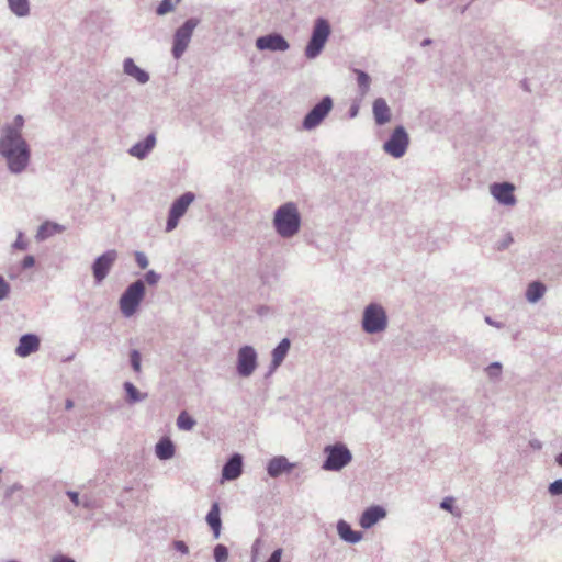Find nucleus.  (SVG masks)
Instances as JSON below:
<instances>
[{"instance_id": "603ef678", "label": "nucleus", "mask_w": 562, "mask_h": 562, "mask_svg": "<svg viewBox=\"0 0 562 562\" xmlns=\"http://www.w3.org/2000/svg\"><path fill=\"white\" fill-rule=\"evenodd\" d=\"M359 113V105L358 104H352L349 109V116L350 117H356Z\"/></svg>"}, {"instance_id": "ea45409f", "label": "nucleus", "mask_w": 562, "mask_h": 562, "mask_svg": "<svg viewBox=\"0 0 562 562\" xmlns=\"http://www.w3.org/2000/svg\"><path fill=\"white\" fill-rule=\"evenodd\" d=\"M135 261L140 269H146L149 265V260L143 251L135 252Z\"/></svg>"}, {"instance_id": "39448f33", "label": "nucleus", "mask_w": 562, "mask_h": 562, "mask_svg": "<svg viewBox=\"0 0 562 562\" xmlns=\"http://www.w3.org/2000/svg\"><path fill=\"white\" fill-rule=\"evenodd\" d=\"M145 293L146 288L142 279L127 285L119 300V307L124 317H131L137 312Z\"/></svg>"}, {"instance_id": "ddd939ff", "label": "nucleus", "mask_w": 562, "mask_h": 562, "mask_svg": "<svg viewBox=\"0 0 562 562\" xmlns=\"http://www.w3.org/2000/svg\"><path fill=\"white\" fill-rule=\"evenodd\" d=\"M256 47L259 50L286 52L290 48V44L282 34L270 33L259 36L256 40Z\"/></svg>"}, {"instance_id": "bf43d9fd", "label": "nucleus", "mask_w": 562, "mask_h": 562, "mask_svg": "<svg viewBox=\"0 0 562 562\" xmlns=\"http://www.w3.org/2000/svg\"><path fill=\"white\" fill-rule=\"evenodd\" d=\"M414 1H415L416 3L422 4V3H425L427 0H414Z\"/></svg>"}, {"instance_id": "7ed1b4c3", "label": "nucleus", "mask_w": 562, "mask_h": 562, "mask_svg": "<svg viewBox=\"0 0 562 562\" xmlns=\"http://www.w3.org/2000/svg\"><path fill=\"white\" fill-rule=\"evenodd\" d=\"M387 315L385 308L378 303L368 304L362 313V330L369 335L383 333L387 328Z\"/></svg>"}, {"instance_id": "c9c22d12", "label": "nucleus", "mask_w": 562, "mask_h": 562, "mask_svg": "<svg viewBox=\"0 0 562 562\" xmlns=\"http://www.w3.org/2000/svg\"><path fill=\"white\" fill-rule=\"evenodd\" d=\"M161 279V276L154 270H148L144 276V284L156 285Z\"/></svg>"}, {"instance_id": "de8ad7c7", "label": "nucleus", "mask_w": 562, "mask_h": 562, "mask_svg": "<svg viewBox=\"0 0 562 562\" xmlns=\"http://www.w3.org/2000/svg\"><path fill=\"white\" fill-rule=\"evenodd\" d=\"M282 549L274 550L266 562H281Z\"/></svg>"}, {"instance_id": "79ce46f5", "label": "nucleus", "mask_w": 562, "mask_h": 562, "mask_svg": "<svg viewBox=\"0 0 562 562\" xmlns=\"http://www.w3.org/2000/svg\"><path fill=\"white\" fill-rule=\"evenodd\" d=\"M22 488H23V486L20 483H14V484L10 485L9 487H7V490L4 492V498L5 499L12 498L13 494L15 492L21 491Z\"/></svg>"}, {"instance_id": "412c9836", "label": "nucleus", "mask_w": 562, "mask_h": 562, "mask_svg": "<svg viewBox=\"0 0 562 562\" xmlns=\"http://www.w3.org/2000/svg\"><path fill=\"white\" fill-rule=\"evenodd\" d=\"M291 347V341L289 338H283L276 348H273L271 356V363H270V373H272L274 370H277L285 359L289 350Z\"/></svg>"}, {"instance_id": "a18cd8bd", "label": "nucleus", "mask_w": 562, "mask_h": 562, "mask_svg": "<svg viewBox=\"0 0 562 562\" xmlns=\"http://www.w3.org/2000/svg\"><path fill=\"white\" fill-rule=\"evenodd\" d=\"M66 495L70 498L75 506H80L81 498L79 497V493L75 491H67Z\"/></svg>"}, {"instance_id": "aec40b11", "label": "nucleus", "mask_w": 562, "mask_h": 562, "mask_svg": "<svg viewBox=\"0 0 562 562\" xmlns=\"http://www.w3.org/2000/svg\"><path fill=\"white\" fill-rule=\"evenodd\" d=\"M123 71L126 76L134 78L138 83L145 85L149 81V74L139 68L133 58H125L123 61Z\"/></svg>"}, {"instance_id": "09e8293b", "label": "nucleus", "mask_w": 562, "mask_h": 562, "mask_svg": "<svg viewBox=\"0 0 562 562\" xmlns=\"http://www.w3.org/2000/svg\"><path fill=\"white\" fill-rule=\"evenodd\" d=\"M52 562H76L72 558L64 555V554H57L53 557Z\"/></svg>"}, {"instance_id": "20e7f679", "label": "nucleus", "mask_w": 562, "mask_h": 562, "mask_svg": "<svg viewBox=\"0 0 562 562\" xmlns=\"http://www.w3.org/2000/svg\"><path fill=\"white\" fill-rule=\"evenodd\" d=\"M325 460L322 469L325 471L338 472L347 467L352 460V453L344 442L327 445L323 450Z\"/></svg>"}, {"instance_id": "a878e982", "label": "nucleus", "mask_w": 562, "mask_h": 562, "mask_svg": "<svg viewBox=\"0 0 562 562\" xmlns=\"http://www.w3.org/2000/svg\"><path fill=\"white\" fill-rule=\"evenodd\" d=\"M64 227L56 223L45 222L37 228L36 240L43 241L57 233H61Z\"/></svg>"}, {"instance_id": "f8f14e48", "label": "nucleus", "mask_w": 562, "mask_h": 562, "mask_svg": "<svg viewBox=\"0 0 562 562\" xmlns=\"http://www.w3.org/2000/svg\"><path fill=\"white\" fill-rule=\"evenodd\" d=\"M117 259V251L110 249L97 257L91 266L95 284H100L110 273Z\"/></svg>"}, {"instance_id": "c03bdc74", "label": "nucleus", "mask_w": 562, "mask_h": 562, "mask_svg": "<svg viewBox=\"0 0 562 562\" xmlns=\"http://www.w3.org/2000/svg\"><path fill=\"white\" fill-rule=\"evenodd\" d=\"M35 265V258L32 255H27L21 262L22 269H30Z\"/></svg>"}, {"instance_id": "c85d7f7f", "label": "nucleus", "mask_w": 562, "mask_h": 562, "mask_svg": "<svg viewBox=\"0 0 562 562\" xmlns=\"http://www.w3.org/2000/svg\"><path fill=\"white\" fill-rule=\"evenodd\" d=\"M123 387L126 392V401L128 404H135L147 398V393H140L132 382H125Z\"/></svg>"}, {"instance_id": "58836bf2", "label": "nucleus", "mask_w": 562, "mask_h": 562, "mask_svg": "<svg viewBox=\"0 0 562 562\" xmlns=\"http://www.w3.org/2000/svg\"><path fill=\"white\" fill-rule=\"evenodd\" d=\"M10 284L0 276V301L5 300L10 294Z\"/></svg>"}, {"instance_id": "8fccbe9b", "label": "nucleus", "mask_w": 562, "mask_h": 562, "mask_svg": "<svg viewBox=\"0 0 562 562\" xmlns=\"http://www.w3.org/2000/svg\"><path fill=\"white\" fill-rule=\"evenodd\" d=\"M485 322H486L488 325H491V326H493V327H496V328H503V327H504V324H503V323H501V322H496V321H494V319H493L492 317H490V316H485Z\"/></svg>"}, {"instance_id": "5701e85b", "label": "nucleus", "mask_w": 562, "mask_h": 562, "mask_svg": "<svg viewBox=\"0 0 562 562\" xmlns=\"http://www.w3.org/2000/svg\"><path fill=\"white\" fill-rule=\"evenodd\" d=\"M337 532L341 540L351 544L358 543L363 537L362 532L352 530L350 525L344 519L338 520Z\"/></svg>"}, {"instance_id": "f3484780", "label": "nucleus", "mask_w": 562, "mask_h": 562, "mask_svg": "<svg viewBox=\"0 0 562 562\" xmlns=\"http://www.w3.org/2000/svg\"><path fill=\"white\" fill-rule=\"evenodd\" d=\"M243 473V457L239 453H234L223 465L222 479L226 481H234Z\"/></svg>"}, {"instance_id": "f03ea898", "label": "nucleus", "mask_w": 562, "mask_h": 562, "mask_svg": "<svg viewBox=\"0 0 562 562\" xmlns=\"http://www.w3.org/2000/svg\"><path fill=\"white\" fill-rule=\"evenodd\" d=\"M301 214L294 202H286L276 209L272 226L279 237L290 239L296 236L301 229Z\"/></svg>"}, {"instance_id": "0eeeda50", "label": "nucleus", "mask_w": 562, "mask_h": 562, "mask_svg": "<svg viewBox=\"0 0 562 562\" xmlns=\"http://www.w3.org/2000/svg\"><path fill=\"white\" fill-rule=\"evenodd\" d=\"M199 24L200 19L190 18L175 31L171 48V54L175 59H180L183 56L189 47L193 32Z\"/></svg>"}, {"instance_id": "4be33fe9", "label": "nucleus", "mask_w": 562, "mask_h": 562, "mask_svg": "<svg viewBox=\"0 0 562 562\" xmlns=\"http://www.w3.org/2000/svg\"><path fill=\"white\" fill-rule=\"evenodd\" d=\"M372 112L375 123L380 126L391 121V110L383 98H378L374 100Z\"/></svg>"}, {"instance_id": "cd10ccee", "label": "nucleus", "mask_w": 562, "mask_h": 562, "mask_svg": "<svg viewBox=\"0 0 562 562\" xmlns=\"http://www.w3.org/2000/svg\"><path fill=\"white\" fill-rule=\"evenodd\" d=\"M546 292V286L539 281L531 282L526 290V299L530 303L538 302Z\"/></svg>"}, {"instance_id": "f704fd0d", "label": "nucleus", "mask_w": 562, "mask_h": 562, "mask_svg": "<svg viewBox=\"0 0 562 562\" xmlns=\"http://www.w3.org/2000/svg\"><path fill=\"white\" fill-rule=\"evenodd\" d=\"M130 362H131V366H132L133 370H134L136 373H139V372H140V369H142V366H140L142 357H140V353H139V351H138V350L133 349V350L130 352Z\"/></svg>"}, {"instance_id": "7c9ffc66", "label": "nucleus", "mask_w": 562, "mask_h": 562, "mask_svg": "<svg viewBox=\"0 0 562 562\" xmlns=\"http://www.w3.org/2000/svg\"><path fill=\"white\" fill-rule=\"evenodd\" d=\"M24 126V117L21 114L14 116L13 122L11 124H7L2 127L0 135H5L9 132H14L18 135H23L22 130Z\"/></svg>"}, {"instance_id": "9b49d317", "label": "nucleus", "mask_w": 562, "mask_h": 562, "mask_svg": "<svg viewBox=\"0 0 562 562\" xmlns=\"http://www.w3.org/2000/svg\"><path fill=\"white\" fill-rule=\"evenodd\" d=\"M258 366V353L252 346H243L237 351L236 371L239 376H250Z\"/></svg>"}, {"instance_id": "f257e3e1", "label": "nucleus", "mask_w": 562, "mask_h": 562, "mask_svg": "<svg viewBox=\"0 0 562 562\" xmlns=\"http://www.w3.org/2000/svg\"><path fill=\"white\" fill-rule=\"evenodd\" d=\"M0 157L11 175H22L31 164V146L23 135L11 131L0 135Z\"/></svg>"}, {"instance_id": "b1692460", "label": "nucleus", "mask_w": 562, "mask_h": 562, "mask_svg": "<svg viewBox=\"0 0 562 562\" xmlns=\"http://www.w3.org/2000/svg\"><path fill=\"white\" fill-rule=\"evenodd\" d=\"M206 522L210 526V528L213 531V536L215 539L220 538L221 535V528H222V520H221V510L218 503H213L207 515H206Z\"/></svg>"}, {"instance_id": "13d9d810", "label": "nucleus", "mask_w": 562, "mask_h": 562, "mask_svg": "<svg viewBox=\"0 0 562 562\" xmlns=\"http://www.w3.org/2000/svg\"><path fill=\"white\" fill-rule=\"evenodd\" d=\"M431 43H432V41H431L430 38H425V40H423V42H422V46H428V45H430Z\"/></svg>"}, {"instance_id": "dca6fc26", "label": "nucleus", "mask_w": 562, "mask_h": 562, "mask_svg": "<svg viewBox=\"0 0 562 562\" xmlns=\"http://www.w3.org/2000/svg\"><path fill=\"white\" fill-rule=\"evenodd\" d=\"M387 513L386 509L380 505H372L368 508H366L360 518H359V525L363 529H370L372 528L378 521L381 519H384L386 517Z\"/></svg>"}, {"instance_id": "a211bd4d", "label": "nucleus", "mask_w": 562, "mask_h": 562, "mask_svg": "<svg viewBox=\"0 0 562 562\" xmlns=\"http://www.w3.org/2000/svg\"><path fill=\"white\" fill-rule=\"evenodd\" d=\"M295 464L291 463L284 456L273 457L269 460L267 472L271 477H278L282 473H289L294 469Z\"/></svg>"}, {"instance_id": "1a4fd4ad", "label": "nucleus", "mask_w": 562, "mask_h": 562, "mask_svg": "<svg viewBox=\"0 0 562 562\" xmlns=\"http://www.w3.org/2000/svg\"><path fill=\"white\" fill-rule=\"evenodd\" d=\"M194 200L195 194L193 192L188 191L181 194L172 202L169 209L168 218L165 227V231L167 233H170L173 229H176L180 218L187 213L189 206L192 204Z\"/></svg>"}, {"instance_id": "4d7b16f0", "label": "nucleus", "mask_w": 562, "mask_h": 562, "mask_svg": "<svg viewBox=\"0 0 562 562\" xmlns=\"http://www.w3.org/2000/svg\"><path fill=\"white\" fill-rule=\"evenodd\" d=\"M555 462H557L560 467H562V452H561V453H559V454L555 457Z\"/></svg>"}, {"instance_id": "bb28decb", "label": "nucleus", "mask_w": 562, "mask_h": 562, "mask_svg": "<svg viewBox=\"0 0 562 562\" xmlns=\"http://www.w3.org/2000/svg\"><path fill=\"white\" fill-rule=\"evenodd\" d=\"M357 76L358 93L360 98H364L370 91L371 77L361 69H353Z\"/></svg>"}, {"instance_id": "2f4dec72", "label": "nucleus", "mask_w": 562, "mask_h": 562, "mask_svg": "<svg viewBox=\"0 0 562 562\" xmlns=\"http://www.w3.org/2000/svg\"><path fill=\"white\" fill-rule=\"evenodd\" d=\"M195 420L184 411L177 417V427L181 430L189 431L195 426Z\"/></svg>"}, {"instance_id": "49530a36", "label": "nucleus", "mask_w": 562, "mask_h": 562, "mask_svg": "<svg viewBox=\"0 0 562 562\" xmlns=\"http://www.w3.org/2000/svg\"><path fill=\"white\" fill-rule=\"evenodd\" d=\"M173 547L177 551L181 552L182 554H187L189 552L188 546L184 541L177 540L173 542Z\"/></svg>"}, {"instance_id": "423d86ee", "label": "nucleus", "mask_w": 562, "mask_h": 562, "mask_svg": "<svg viewBox=\"0 0 562 562\" xmlns=\"http://www.w3.org/2000/svg\"><path fill=\"white\" fill-rule=\"evenodd\" d=\"M330 24L326 19L317 18L315 20L312 35L304 52L307 59H315L321 55L330 35Z\"/></svg>"}, {"instance_id": "c756f323", "label": "nucleus", "mask_w": 562, "mask_h": 562, "mask_svg": "<svg viewBox=\"0 0 562 562\" xmlns=\"http://www.w3.org/2000/svg\"><path fill=\"white\" fill-rule=\"evenodd\" d=\"M8 5L11 12L19 18H24L30 14L29 0H8Z\"/></svg>"}, {"instance_id": "4468645a", "label": "nucleus", "mask_w": 562, "mask_h": 562, "mask_svg": "<svg viewBox=\"0 0 562 562\" xmlns=\"http://www.w3.org/2000/svg\"><path fill=\"white\" fill-rule=\"evenodd\" d=\"M157 144L156 133H149L144 139L135 143L127 150L128 155L143 160L148 157Z\"/></svg>"}, {"instance_id": "a19ab883", "label": "nucleus", "mask_w": 562, "mask_h": 562, "mask_svg": "<svg viewBox=\"0 0 562 562\" xmlns=\"http://www.w3.org/2000/svg\"><path fill=\"white\" fill-rule=\"evenodd\" d=\"M27 241L24 240V235L22 232L18 233L16 239L13 243L12 247L18 250H25L27 248Z\"/></svg>"}, {"instance_id": "9d476101", "label": "nucleus", "mask_w": 562, "mask_h": 562, "mask_svg": "<svg viewBox=\"0 0 562 562\" xmlns=\"http://www.w3.org/2000/svg\"><path fill=\"white\" fill-rule=\"evenodd\" d=\"M409 145V136L404 126H396L389 139L383 144V149L393 158H401L405 155Z\"/></svg>"}, {"instance_id": "6e6d98bb", "label": "nucleus", "mask_w": 562, "mask_h": 562, "mask_svg": "<svg viewBox=\"0 0 562 562\" xmlns=\"http://www.w3.org/2000/svg\"><path fill=\"white\" fill-rule=\"evenodd\" d=\"M74 405H75V404H74V401H72V400H70V398H67V400H66V402H65V408H66L67 411L71 409V408L74 407Z\"/></svg>"}, {"instance_id": "864d4df0", "label": "nucleus", "mask_w": 562, "mask_h": 562, "mask_svg": "<svg viewBox=\"0 0 562 562\" xmlns=\"http://www.w3.org/2000/svg\"><path fill=\"white\" fill-rule=\"evenodd\" d=\"M513 241V238L510 236H508L501 245H499V249H505L510 243Z\"/></svg>"}, {"instance_id": "393cba45", "label": "nucleus", "mask_w": 562, "mask_h": 562, "mask_svg": "<svg viewBox=\"0 0 562 562\" xmlns=\"http://www.w3.org/2000/svg\"><path fill=\"white\" fill-rule=\"evenodd\" d=\"M155 453L159 460H169L176 453V447L169 437H162L155 446Z\"/></svg>"}, {"instance_id": "473e14b6", "label": "nucleus", "mask_w": 562, "mask_h": 562, "mask_svg": "<svg viewBox=\"0 0 562 562\" xmlns=\"http://www.w3.org/2000/svg\"><path fill=\"white\" fill-rule=\"evenodd\" d=\"M228 559V550L224 544H216L214 548V560L216 562H226Z\"/></svg>"}, {"instance_id": "e433bc0d", "label": "nucleus", "mask_w": 562, "mask_h": 562, "mask_svg": "<svg viewBox=\"0 0 562 562\" xmlns=\"http://www.w3.org/2000/svg\"><path fill=\"white\" fill-rule=\"evenodd\" d=\"M501 372H502V364L501 362H492L487 368H486V373L487 375L491 378V379H494V378H498L501 375Z\"/></svg>"}, {"instance_id": "4c0bfd02", "label": "nucleus", "mask_w": 562, "mask_h": 562, "mask_svg": "<svg viewBox=\"0 0 562 562\" xmlns=\"http://www.w3.org/2000/svg\"><path fill=\"white\" fill-rule=\"evenodd\" d=\"M548 492L552 496L562 495V479H558L549 484Z\"/></svg>"}, {"instance_id": "6e6552de", "label": "nucleus", "mask_w": 562, "mask_h": 562, "mask_svg": "<svg viewBox=\"0 0 562 562\" xmlns=\"http://www.w3.org/2000/svg\"><path fill=\"white\" fill-rule=\"evenodd\" d=\"M333 99L329 95L323 97L322 100L315 104L304 116L302 121V128L305 131H312L319 126L333 110Z\"/></svg>"}, {"instance_id": "3c124183", "label": "nucleus", "mask_w": 562, "mask_h": 562, "mask_svg": "<svg viewBox=\"0 0 562 562\" xmlns=\"http://www.w3.org/2000/svg\"><path fill=\"white\" fill-rule=\"evenodd\" d=\"M80 506H82L83 508H87V509H91L93 507V504H92V501L88 497H82L81 498V504Z\"/></svg>"}, {"instance_id": "2eb2a0df", "label": "nucleus", "mask_w": 562, "mask_h": 562, "mask_svg": "<svg viewBox=\"0 0 562 562\" xmlns=\"http://www.w3.org/2000/svg\"><path fill=\"white\" fill-rule=\"evenodd\" d=\"M515 187L509 182L493 183L491 186V194L503 205H514L516 199L514 195Z\"/></svg>"}, {"instance_id": "72a5a7b5", "label": "nucleus", "mask_w": 562, "mask_h": 562, "mask_svg": "<svg viewBox=\"0 0 562 562\" xmlns=\"http://www.w3.org/2000/svg\"><path fill=\"white\" fill-rule=\"evenodd\" d=\"M177 4L173 2V0H161L159 5L156 9V13L158 15H165L169 12H171Z\"/></svg>"}, {"instance_id": "6ab92c4d", "label": "nucleus", "mask_w": 562, "mask_h": 562, "mask_svg": "<svg viewBox=\"0 0 562 562\" xmlns=\"http://www.w3.org/2000/svg\"><path fill=\"white\" fill-rule=\"evenodd\" d=\"M40 348V339L34 334H25L21 336L15 352L20 357H27L37 351Z\"/></svg>"}, {"instance_id": "5fc2aeb1", "label": "nucleus", "mask_w": 562, "mask_h": 562, "mask_svg": "<svg viewBox=\"0 0 562 562\" xmlns=\"http://www.w3.org/2000/svg\"><path fill=\"white\" fill-rule=\"evenodd\" d=\"M530 446L533 448V449H541L542 445L539 440L535 439V440H531L530 441Z\"/></svg>"}, {"instance_id": "052dcab7", "label": "nucleus", "mask_w": 562, "mask_h": 562, "mask_svg": "<svg viewBox=\"0 0 562 562\" xmlns=\"http://www.w3.org/2000/svg\"><path fill=\"white\" fill-rule=\"evenodd\" d=\"M180 1H181V0H173V2H175L176 4H178Z\"/></svg>"}, {"instance_id": "37998d69", "label": "nucleus", "mask_w": 562, "mask_h": 562, "mask_svg": "<svg viewBox=\"0 0 562 562\" xmlns=\"http://www.w3.org/2000/svg\"><path fill=\"white\" fill-rule=\"evenodd\" d=\"M453 503H454V499L452 497H446L441 501L440 508L448 510V512H452Z\"/></svg>"}]
</instances>
